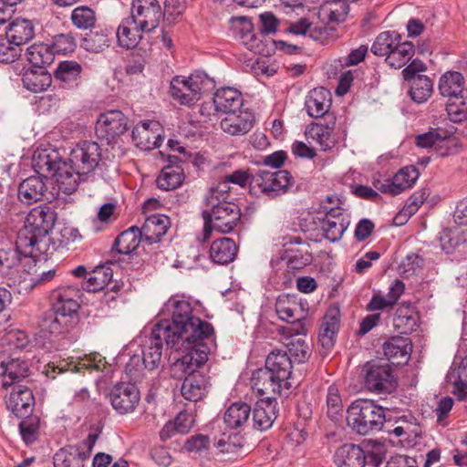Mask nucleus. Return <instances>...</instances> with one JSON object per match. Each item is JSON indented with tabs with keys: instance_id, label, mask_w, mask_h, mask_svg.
Returning a JSON list of instances; mask_svg holds the SVG:
<instances>
[{
	"instance_id": "nucleus-44",
	"label": "nucleus",
	"mask_w": 467,
	"mask_h": 467,
	"mask_svg": "<svg viewBox=\"0 0 467 467\" xmlns=\"http://www.w3.org/2000/svg\"><path fill=\"white\" fill-rule=\"evenodd\" d=\"M250 406L245 402H234L224 412L223 421L230 429L242 427L249 420Z\"/></svg>"
},
{
	"instance_id": "nucleus-26",
	"label": "nucleus",
	"mask_w": 467,
	"mask_h": 467,
	"mask_svg": "<svg viewBox=\"0 0 467 467\" xmlns=\"http://www.w3.org/2000/svg\"><path fill=\"white\" fill-rule=\"evenodd\" d=\"M82 70V66L77 61L65 60L57 65L54 78L63 88H77L81 84Z\"/></svg>"
},
{
	"instance_id": "nucleus-14",
	"label": "nucleus",
	"mask_w": 467,
	"mask_h": 467,
	"mask_svg": "<svg viewBox=\"0 0 467 467\" xmlns=\"http://www.w3.org/2000/svg\"><path fill=\"white\" fill-rule=\"evenodd\" d=\"M162 16L158 0H132L129 17L139 25L141 31L150 33L156 29Z\"/></svg>"
},
{
	"instance_id": "nucleus-39",
	"label": "nucleus",
	"mask_w": 467,
	"mask_h": 467,
	"mask_svg": "<svg viewBox=\"0 0 467 467\" xmlns=\"http://www.w3.org/2000/svg\"><path fill=\"white\" fill-rule=\"evenodd\" d=\"M141 240H143V236L140 228L131 226L116 238L112 251H116L120 256L127 255L139 247Z\"/></svg>"
},
{
	"instance_id": "nucleus-61",
	"label": "nucleus",
	"mask_w": 467,
	"mask_h": 467,
	"mask_svg": "<svg viewBox=\"0 0 467 467\" xmlns=\"http://www.w3.org/2000/svg\"><path fill=\"white\" fill-rule=\"evenodd\" d=\"M342 408L338 389L332 385L328 388L327 394V414L330 419L336 420L341 415Z\"/></svg>"
},
{
	"instance_id": "nucleus-21",
	"label": "nucleus",
	"mask_w": 467,
	"mask_h": 467,
	"mask_svg": "<svg viewBox=\"0 0 467 467\" xmlns=\"http://www.w3.org/2000/svg\"><path fill=\"white\" fill-rule=\"evenodd\" d=\"M160 130V124L157 121H144L136 125L131 137L136 146L143 150H152L161 147L163 137L157 132Z\"/></svg>"
},
{
	"instance_id": "nucleus-28",
	"label": "nucleus",
	"mask_w": 467,
	"mask_h": 467,
	"mask_svg": "<svg viewBox=\"0 0 467 467\" xmlns=\"http://www.w3.org/2000/svg\"><path fill=\"white\" fill-rule=\"evenodd\" d=\"M412 349L411 341L408 337H392L383 345L385 357L392 364L406 363Z\"/></svg>"
},
{
	"instance_id": "nucleus-62",
	"label": "nucleus",
	"mask_w": 467,
	"mask_h": 467,
	"mask_svg": "<svg viewBox=\"0 0 467 467\" xmlns=\"http://www.w3.org/2000/svg\"><path fill=\"white\" fill-rule=\"evenodd\" d=\"M21 55V47L13 45L8 37L0 36V62L12 63L16 61Z\"/></svg>"
},
{
	"instance_id": "nucleus-7",
	"label": "nucleus",
	"mask_w": 467,
	"mask_h": 467,
	"mask_svg": "<svg viewBox=\"0 0 467 467\" xmlns=\"http://www.w3.org/2000/svg\"><path fill=\"white\" fill-rule=\"evenodd\" d=\"M172 334H174V329L171 317L159 320L152 328L151 336L147 344L141 350L142 356L135 355L131 357L126 366V371L131 373L133 368L140 366V361L144 368L150 370L156 368L161 358L162 342L165 341L168 346V335L172 336Z\"/></svg>"
},
{
	"instance_id": "nucleus-53",
	"label": "nucleus",
	"mask_w": 467,
	"mask_h": 467,
	"mask_svg": "<svg viewBox=\"0 0 467 467\" xmlns=\"http://www.w3.org/2000/svg\"><path fill=\"white\" fill-rule=\"evenodd\" d=\"M446 111L453 122H462L467 119V88L450 100L446 106Z\"/></svg>"
},
{
	"instance_id": "nucleus-13",
	"label": "nucleus",
	"mask_w": 467,
	"mask_h": 467,
	"mask_svg": "<svg viewBox=\"0 0 467 467\" xmlns=\"http://www.w3.org/2000/svg\"><path fill=\"white\" fill-rule=\"evenodd\" d=\"M101 161V148L96 141L83 140L70 151L69 162L78 174L92 172Z\"/></svg>"
},
{
	"instance_id": "nucleus-54",
	"label": "nucleus",
	"mask_w": 467,
	"mask_h": 467,
	"mask_svg": "<svg viewBox=\"0 0 467 467\" xmlns=\"http://www.w3.org/2000/svg\"><path fill=\"white\" fill-rule=\"evenodd\" d=\"M449 379L452 381L459 399L467 397V356L461 361L460 365L453 368L449 374Z\"/></svg>"
},
{
	"instance_id": "nucleus-8",
	"label": "nucleus",
	"mask_w": 467,
	"mask_h": 467,
	"mask_svg": "<svg viewBox=\"0 0 467 467\" xmlns=\"http://www.w3.org/2000/svg\"><path fill=\"white\" fill-rule=\"evenodd\" d=\"M213 88L214 82L206 73L195 71L189 77H174L169 93L181 105L192 106L200 99L202 93Z\"/></svg>"
},
{
	"instance_id": "nucleus-48",
	"label": "nucleus",
	"mask_w": 467,
	"mask_h": 467,
	"mask_svg": "<svg viewBox=\"0 0 467 467\" xmlns=\"http://www.w3.org/2000/svg\"><path fill=\"white\" fill-rule=\"evenodd\" d=\"M401 40L400 35L396 31L380 33L371 46V52L379 57L388 56Z\"/></svg>"
},
{
	"instance_id": "nucleus-35",
	"label": "nucleus",
	"mask_w": 467,
	"mask_h": 467,
	"mask_svg": "<svg viewBox=\"0 0 467 467\" xmlns=\"http://www.w3.org/2000/svg\"><path fill=\"white\" fill-rule=\"evenodd\" d=\"M170 227V218L164 214H152L146 218L143 225L140 228L143 241L152 244L161 240Z\"/></svg>"
},
{
	"instance_id": "nucleus-41",
	"label": "nucleus",
	"mask_w": 467,
	"mask_h": 467,
	"mask_svg": "<svg viewBox=\"0 0 467 467\" xmlns=\"http://www.w3.org/2000/svg\"><path fill=\"white\" fill-rule=\"evenodd\" d=\"M464 78L457 71H449L443 74L439 82V91L442 97L449 98L450 100L465 91Z\"/></svg>"
},
{
	"instance_id": "nucleus-11",
	"label": "nucleus",
	"mask_w": 467,
	"mask_h": 467,
	"mask_svg": "<svg viewBox=\"0 0 467 467\" xmlns=\"http://www.w3.org/2000/svg\"><path fill=\"white\" fill-rule=\"evenodd\" d=\"M99 434L90 432L88 437L76 445L60 449L54 455L55 467H84L85 462L90 457Z\"/></svg>"
},
{
	"instance_id": "nucleus-47",
	"label": "nucleus",
	"mask_w": 467,
	"mask_h": 467,
	"mask_svg": "<svg viewBox=\"0 0 467 467\" xmlns=\"http://www.w3.org/2000/svg\"><path fill=\"white\" fill-rule=\"evenodd\" d=\"M414 46L409 41L399 42V44L387 56L386 62L393 68H401L414 56Z\"/></svg>"
},
{
	"instance_id": "nucleus-23",
	"label": "nucleus",
	"mask_w": 467,
	"mask_h": 467,
	"mask_svg": "<svg viewBox=\"0 0 467 467\" xmlns=\"http://www.w3.org/2000/svg\"><path fill=\"white\" fill-rule=\"evenodd\" d=\"M331 102L332 96L328 89L323 87L316 88L308 92L305 108L310 117L316 119L324 117L325 119L327 114H331L329 112Z\"/></svg>"
},
{
	"instance_id": "nucleus-1",
	"label": "nucleus",
	"mask_w": 467,
	"mask_h": 467,
	"mask_svg": "<svg viewBox=\"0 0 467 467\" xmlns=\"http://www.w3.org/2000/svg\"><path fill=\"white\" fill-rule=\"evenodd\" d=\"M171 316L174 334L168 335V347L175 348L181 357L171 366V375L181 378L186 373L199 372L208 359L210 348L205 342L213 335L211 323L192 314V307L186 300L170 298L162 313Z\"/></svg>"
},
{
	"instance_id": "nucleus-27",
	"label": "nucleus",
	"mask_w": 467,
	"mask_h": 467,
	"mask_svg": "<svg viewBox=\"0 0 467 467\" xmlns=\"http://www.w3.org/2000/svg\"><path fill=\"white\" fill-rule=\"evenodd\" d=\"M43 174H38L24 180L18 187L19 200L28 205L41 201L47 190Z\"/></svg>"
},
{
	"instance_id": "nucleus-49",
	"label": "nucleus",
	"mask_w": 467,
	"mask_h": 467,
	"mask_svg": "<svg viewBox=\"0 0 467 467\" xmlns=\"http://www.w3.org/2000/svg\"><path fill=\"white\" fill-rule=\"evenodd\" d=\"M410 88L409 94L416 103L426 101L432 93L433 84L427 76L416 77L408 80Z\"/></svg>"
},
{
	"instance_id": "nucleus-34",
	"label": "nucleus",
	"mask_w": 467,
	"mask_h": 467,
	"mask_svg": "<svg viewBox=\"0 0 467 467\" xmlns=\"http://www.w3.org/2000/svg\"><path fill=\"white\" fill-rule=\"evenodd\" d=\"M340 316L337 308H329L324 316L318 334V341L323 348L330 350L339 329Z\"/></svg>"
},
{
	"instance_id": "nucleus-42",
	"label": "nucleus",
	"mask_w": 467,
	"mask_h": 467,
	"mask_svg": "<svg viewBox=\"0 0 467 467\" xmlns=\"http://www.w3.org/2000/svg\"><path fill=\"white\" fill-rule=\"evenodd\" d=\"M26 57L29 63L36 68H45L54 61V51L48 45L39 43L27 47Z\"/></svg>"
},
{
	"instance_id": "nucleus-55",
	"label": "nucleus",
	"mask_w": 467,
	"mask_h": 467,
	"mask_svg": "<svg viewBox=\"0 0 467 467\" xmlns=\"http://www.w3.org/2000/svg\"><path fill=\"white\" fill-rule=\"evenodd\" d=\"M22 256L31 257V255L26 254L16 243L15 248L0 249V273L5 274L9 269L16 266Z\"/></svg>"
},
{
	"instance_id": "nucleus-12",
	"label": "nucleus",
	"mask_w": 467,
	"mask_h": 467,
	"mask_svg": "<svg viewBox=\"0 0 467 467\" xmlns=\"http://www.w3.org/2000/svg\"><path fill=\"white\" fill-rule=\"evenodd\" d=\"M364 383L373 392H392L397 387L393 369L388 363L368 362L365 366Z\"/></svg>"
},
{
	"instance_id": "nucleus-52",
	"label": "nucleus",
	"mask_w": 467,
	"mask_h": 467,
	"mask_svg": "<svg viewBox=\"0 0 467 467\" xmlns=\"http://www.w3.org/2000/svg\"><path fill=\"white\" fill-rule=\"evenodd\" d=\"M192 416L187 411H181L173 423L166 424L160 432L161 439L165 441L170 438L172 431L187 433L192 426Z\"/></svg>"
},
{
	"instance_id": "nucleus-43",
	"label": "nucleus",
	"mask_w": 467,
	"mask_h": 467,
	"mask_svg": "<svg viewBox=\"0 0 467 467\" xmlns=\"http://www.w3.org/2000/svg\"><path fill=\"white\" fill-rule=\"evenodd\" d=\"M439 242L446 254H451L457 248L462 249L467 245V230L444 229L440 233Z\"/></svg>"
},
{
	"instance_id": "nucleus-2",
	"label": "nucleus",
	"mask_w": 467,
	"mask_h": 467,
	"mask_svg": "<svg viewBox=\"0 0 467 467\" xmlns=\"http://www.w3.org/2000/svg\"><path fill=\"white\" fill-rule=\"evenodd\" d=\"M57 220L55 209L47 204L34 207L18 231L16 244L35 260H47L58 247L49 236Z\"/></svg>"
},
{
	"instance_id": "nucleus-17",
	"label": "nucleus",
	"mask_w": 467,
	"mask_h": 467,
	"mask_svg": "<svg viewBox=\"0 0 467 467\" xmlns=\"http://www.w3.org/2000/svg\"><path fill=\"white\" fill-rule=\"evenodd\" d=\"M140 400L138 388L131 383L120 382L113 387L109 394L112 408L119 414L132 412Z\"/></svg>"
},
{
	"instance_id": "nucleus-30",
	"label": "nucleus",
	"mask_w": 467,
	"mask_h": 467,
	"mask_svg": "<svg viewBox=\"0 0 467 467\" xmlns=\"http://www.w3.org/2000/svg\"><path fill=\"white\" fill-rule=\"evenodd\" d=\"M27 363L19 358H12L0 362V377H2L3 388L16 386L28 376Z\"/></svg>"
},
{
	"instance_id": "nucleus-9",
	"label": "nucleus",
	"mask_w": 467,
	"mask_h": 467,
	"mask_svg": "<svg viewBox=\"0 0 467 467\" xmlns=\"http://www.w3.org/2000/svg\"><path fill=\"white\" fill-rule=\"evenodd\" d=\"M275 312L281 320L290 324L282 327L283 334L287 337L306 335V317L307 313L301 302L289 296H279L275 303Z\"/></svg>"
},
{
	"instance_id": "nucleus-64",
	"label": "nucleus",
	"mask_w": 467,
	"mask_h": 467,
	"mask_svg": "<svg viewBox=\"0 0 467 467\" xmlns=\"http://www.w3.org/2000/svg\"><path fill=\"white\" fill-rule=\"evenodd\" d=\"M336 31V28L330 26H314L310 29V37L315 41L327 45L337 37Z\"/></svg>"
},
{
	"instance_id": "nucleus-18",
	"label": "nucleus",
	"mask_w": 467,
	"mask_h": 467,
	"mask_svg": "<svg viewBox=\"0 0 467 467\" xmlns=\"http://www.w3.org/2000/svg\"><path fill=\"white\" fill-rule=\"evenodd\" d=\"M349 223V216L342 208H331L321 220L322 235L332 243L337 242L342 238Z\"/></svg>"
},
{
	"instance_id": "nucleus-37",
	"label": "nucleus",
	"mask_w": 467,
	"mask_h": 467,
	"mask_svg": "<svg viewBox=\"0 0 467 467\" xmlns=\"http://www.w3.org/2000/svg\"><path fill=\"white\" fill-rule=\"evenodd\" d=\"M335 462L339 467H364L366 453L358 445L344 444L337 450Z\"/></svg>"
},
{
	"instance_id": "nucleus-40",
	"label": "nucleus",
	"mask_w": 467,
	"mask_h": 467,
	"mask_svg": "<svg viewBox=\"0 0 467 467\" xmlns=\"http://www.w3.org/2000/svg\"><path fill=\"white\" fill-rule=\"evenodd\" d=\"M24 87L34 93L43 92L52 83L51 75L45 68H29L22 76Z\"/></svg>"
},
{
	"instance_id": "nucleus-16",
	"label": "nucleus",
	"mask_w": 467,
	"mask_h": 467,
	"mask_svg": "<svg viewBox=\"0 0 467 467\" xmlns=\"http://www.w3.org/2000/svg\"><path fill=\"white\" fill-rule=\"evenodd\" d=\"M128 129V119L119 110H110L101 114L96 124L98 137L110 143L124 134Z\"/></svg>"
},
{
	"instance_id": "nucleus-46",
	"label": "nucleus",
	"mask_w": 467,
	"mask_h": 467,
	"mask_svg": "<svg viewBox=\"0 0 467 467\" xmlns=\"http://www.w3.org/2000/svg\"><path fill=\"white\" fill-rule=\"evenodd\" d=\"M110 45L109 32L108 29L100 28L90 31L81 41V47L88 52L99 53L108 48Z\"/></svg>"
},
{
	"instance_id": "nucleus-63",
	"label": "nucleus",
	"mask_w": 467,
	"mask_h": 467,
	"mask_svg": "<svg viewBox=\"0 0 467 467\" xmlns=\"http://www.w3.org/2000/svg\"><path fill=\"white\" fill-rule=\"evenodd\" d=\"M215 447L221 453L229 455L227 460H235L242 456L243 445L232 441L231 438H228V440L220 439L216 441Z\"/></svg>"
},
{
	"instance_id": "nucleus-51",
	"label": "nucleus",
	"mask_w": 467,
	"mask_h": 467,
	"mask_svg": "<svg viewBox=\"0 0 467 467\" xmlns=\"http://www.w3.org/2000/svg\"><path fill=\"white\" fill-rule=\"evenodd\" d=\"M70 20L79 30H91L97 23V15L92 8L79 5L71 12Z\"/></svg>"
},
{
	"instance_id": "nucleus-58",
	"label": "nucleus",
	"mask_w": 467,
	"mask_h": 467,
	"mask_svg": "<svg viewBox=\"0 0 467 467\" xmlns=\"http://www.w3.org/2000/svg\"><path fill=\"white\" fill-rule=\"evenodd\" d=\"M19 423V430L23 441L26 444H31L37 440L39 430V419L36 416H26Z\"/></svg>"
},
{
	"instance_id": "nucleus-50",
	"label": "nucleus",
	"mask_w": 467,
	"mask_h": 467,
	"mask_svg": "<svg viewBox=\"0 0 467 467\" xmlns=\"http://www.w3.org/2000/svg\"><path fill=\"white\" fill-rule=\"evenodd\" d=\"M112 269L101 265L95 268L86 281L84 289L88 292H98L104 289L112 280Z\"/></svg>"
},
{
	"instance_id": "nucleus-20",
	"label": "nucleus",
	"mask_w": 467,
	"mask_h": 467,
	"mask_svg": "<svg viewBox=\"0 0 467 467\" xmlns=\"http://www.w3.org/2000/svg\"><path fill=\"white\" fill-rule=\"evenodd\" d=\"M8 410L16 417L23 418L29 416L35 406L33 391L28 387L16 385L5 400Z\"/></svg>"
},
{
	"instance_id": "nucleus-45",
	"label": "nucleus",
	"mask_w": 467,
	"mask_h": 467,
	"mask_svg": "<svg viewBox=\"0 0 467 467\" xmlns=\"http://www.w3.org/2000/svg\"><path fill=\"white\" fill-rule=\"evenodd\" d=\"M440 138L434 148L435 153L440 157H449L456 155L462 148L459 138L454 135V129H443Z\"/></svg>"
},
{
	"instance_id": "nucleus-4",
	"label": "nucleus",
	"mask_w": 467,
	"mask_h": 467,
	"mask_svg": "<svg viewBox=\"0 0 467 467\" xmlns=\"http://www.w3.org/2000/svg\"><path fill=\"white\" fill-rule=\"evenodd\" d=\"M32 167L37 174L55 177L58 190L66 194L76 192L79 182L87 176L74 171L72 164L63 161L54 148L37 149L32 158Z\"/></svg>"
},
{
	"instance_id": "nucleus-10",
	"label": "nucleus",
	"mask_w": 467,
	"mask_h": 467,
	"mask_svg": "<svg viewBox=\"0 0 467 467\" xmlns=\"http://www.w3.org/2000/svg\"><path fill=\"white\" fill-rule=\"evenodd\" d=\"M293 184V177L286 170L277 171H260L254 174L251 181V192L262 193L275 198L285 193Z\"/></svg>"
},
{
	"instance_id": "nucleus-5",
	"label": "nucleus",
	"mask_w": 467,
	"mask_h": 467,
	"mask_svg": "<svg viewBox=\"0 0 467 467\" xmlns=\"http://www.w3.org/2000/svg\"><path fill=\"white\" fill-rule=\"evenodd\" d=\"M210 210L202 213L204 221L203 241H207L213 231L220 234H229L234 230L241 222V209L234 202H214L213 199L206 204Z\"/></svg>"
},
{
	"instance_id": "nucleus-33",
	"label": "nucleus",
	"mask_w": 467,
	"mask_h": 467,
	"mask_svg": "<svg viewBox=\"0 0 467 467\" xmlns=\"http://www.w3.org/2000/svg\"><path fill=\"white\" fill-rule=\"evenodd\" d=\"M335 126V115L327 114L324 119V123H312L306 130V135L317 141L320 147L326 150L334 145L335 141L332 138V132Z\"/></svg>"
},
{
	"instance_id": "nucleus-60",
	"label": "nucleus",
	"mask_w": 467,
	"mask_h": 467,
	"mask_svg": "<svg viewBox=\"0 0 467 467\" xmlns=\"http://www.w3.org/2000/svg\"><path fill=\"white\" fill-rule=\"evenodd\" d=\"M289 357L294 358L295 362L303 363L310 357V348L304 338H292L287 343Z\"/></svg>"
},
{
	"instance_id": "nucleus-24",
	"label": "nucleus",
	"mask_w": 467,
	"mask_h": 467,
	"mask_svg": "<svg viewBox=\"0 0 467 467\" xmlns=\"http://www.w3.org/2000/svg\"><path fill=\"white\" fill-rule=\"evenodd\" d=\"M281 382L291 383L292 359L286 351L273 350L265 359V368Z\"/></svg>"
},
{
	"instance_id": "nucleus-19",
	"label": "nucleus",
	"mask_w": 467,
	"mask_h": 467,
	"mask_svg": "<svg viewBox=\"0 0 467 467\" xmlns=\"http://www.w3.org/2000/svg\"><path fill=\"white\" fill-rule=\"evenodd\" d=\"M255 118L248 109H239L226 114L221 120L220 127L223 132L232 136H243L247 134L254 127Z\"/></svg>"
},
{
	"instance_id": "nucleus-57",
	"label": "nucleus",
	"mask_w": 467,
	"mask_h": 467,
	"mask_svg": "<svg viewBox=\"0 0 467 467\" xmlns=\"http://www.w3.org/2000/svg\"><path fill=\"white\" fill-rule=\"evenodd\" d=\"M232 190L231 183L228 182L226 176H223L217 183L212 186L204 197V203L213 199L214 202H228L229 193Z\"/></svg>"
},
{
	"instance_id": "nucleus-3",
	"label": "nucleus",
	"mask_w": 467,
	"mask_h": 467,
	"mask_svg": "<svg viewBox=\"0 0 467 467\" xmlns=\"http://www.w3.org/2000/svg\"><path fill=\"white\" fill-rule=\"evenodd\" d=\"M81 291L73 285L61 286L50 294L52 308L44 312L39 326L44 331L60 335L70 331L78 321Z\"/></svg>"
},
{
	"instance_id": "nucleus-22",
	"label": "nucleus",
	"mask_w": 467,
	"mask_h": 467,
	"mask_svg": "<svg viewBox=\"0 0 467 467\" xmlns=\"http://www.w3.org/2000/svg\"><path fill=\"white\" fill-rule=\"evenodd\" d=\"M277 401L274 396L260 398L253 410L254 427L265 431L272 427L277 415Z\"/></svg>"
},
{
	"instance_id": "nucleus-59",
	"label": "nucleus",
	"mask_w": 467,
	"mask_h": 467,
	"mask_svg": "<svg viewBox=\"0 0 467 467\" xmlns=\"http://www.w3.org/2000/svg\"><path fill=\"white\" fill-rule=\"evenodd\" d=\"M55 54H67L75 50L77 44L75 37L72 34H57L52 37L51 45L49 46Z\"/></svg>"
},
{
	"instance_id": "nucleus-36",
	"label": "nucleus",
	"mask_w": 467,
	"mask_h": 467,
	"mask_svg": "<svg viewBox=\"0 0 467 467\" xmlns=\"http://www.w3.org/2000/svg\"><path fill=\"white\" fill-rule=\"evenodd\" d=\"M5 35L13 45L21 47L35 36V26L31 20L17 17L9 24Z\"/></svg>"
},
{
	"instance_id": "nucleus-32",
	"label": "nucleus",
	"mask_w": 467,
	"mask_h": 467,
	"mask_svg": "<svg viewBox=\"0 0 467 467\" xmlns=\"http://www.w3.org/2000/svg\"><path fill=\"white\" fill-rule=\"evenodd\" d=\"M178 158L176 156H169V164L162 168L156 183L159 189L163 191H171L182 185L185 179L183 169L175 165Z\"/></svg>"
},
{
	"instance_id": "nucleus-29",
	"label": "nucleus",
	"mask_w": 467,
	"mask_h": 467,
	"mask_svg": "<svg viewBox=\"0 0 467 467\" xmlns=\"http://www.w3.org/2000/svg\"><path fill=\"white\" fill-rule=\"evenodd\" d=\"M181 392L182 397L192 402L201 400L207 392L208 378L202 372L186 373Z\"/></svg>"
},
{
	"instance_id": "nucleus-6",
	"label": "nucleus",
	"mask_w": 467,
	"mask_h": 467,
	"mask_svg": "<svg viewBox=\"0 0 467 467\" xmlns=\"http://www.w3.org/2000/svg\"><path fill=\"white\" fill-rule=\"evenodd\" d=\"M385 410L372 400H357L348 409V423L360 435L380 431L386 421Z\"/></svg>"
},
{
	"instance_id": "nucleus-25",
	"label": "nucleus",
	"mask_w": 467,
	"mask_h": 467,
	"mask_svg": "<svg viewBox=\"0 0 467 467\" xmlns=\"http://www.w3.org/2000/svg\"><path fill=\"white\" fill-rule=\"evenodd\" d=\"M143 33L129 16L123 18L116 30L117 45L126 50L135 48L143 37Z\"/></svg>"
},
{
	"instance_id": "nucleus-31",
	"label": "nucleus",
	"mask_w": 467,
	"mask_h": 467,
	"mask_svg": "<svg viewBox=\"0 0 467 467\" xmlns=\"http://www.w3.org/2000/svg\"><path fill=\"white\" fill-rule=\"evenodd\" d=\"M213 104L216 111L228 114L241 109L244 104V99L242 93L238 89L225 87L219 88L215 92Z\"/></svg>"
},
{
	"instance_id": "nucleus-15",
	"label": "nucleus",
	"mask_w": 467,
	"mask_h": 467,
	"mask_svg": "<svg viewBox=\"0 0 467 467\" xmlns=\"http://www.w3.org/2000/svg\"><path fill=\"white\" fill-rule=\"evenodd\" d=\"M252 388L258 394L260 398H265L268 396H280L285 392L287 394L292 388V383L281 382L274 375H272L267 369L262 368H258L253 373Z\"/></svg>"
},
{
	"instance_id": "nucleus-56",
	"label": "nucleus",
	"mask_w": 467,
	"mask_h": 467,
	"mask_svg": "<svg viewBox=\"0 0 467 467\" xmlns=\"http://www.w3.org/2000/svg\"><path fill=\"white\" fill-rule=\"evenodd\" d=\"M419 175V171L414 166L410 165L400 169L393 177L397 189L396 192L401 193L410 188L418 180Z\"/></svg>"
},
{
	"instance_id": "nucleus-38",
	"label": "nucleus",
	"mask_w": 467,
	"mask_h": 467,
	"mask_svg": "<svg viewBox=\"0 0 467 467\" xmlns=\"http://www.w3.org/2000/svg\"><path fill=\"white\" fill-rule=\"evenodd\" d=\"M237 254V246L234 240L222 237L213 242L210 247V257L218 265L233 262Z\"/></svg>"
}]
</instances>
